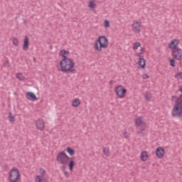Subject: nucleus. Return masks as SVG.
<instances>
[{
  "mask_svg": "<svg viewBox=\"0 0 182 182\" xmlns=\"http://www.w3.org/2000/svg\"><path fill=\"white\" fill-rule=\"evenodd\" d=\"M69 51L66 50H61L59 53V56L63 58L60 62V70L63 73H75L76 72L75 68V62L69 56Z\"/></svg>",
  "mask_w": 182,
  "mask_h": 182,
  "instance_id": "nucleus-1",
  "label": "nucleus"
},
{
  "mask_svg": "<svg viewBox=\"0 0 182 182\" xmlns=\"http://www.w3.org/2000/svg\"><path fill=\"white\" fill-rule=\"evenodd\" d=\"M171 102H176L173 107L171 115L173 117H182V95L178 97L176 95H173L171 99Z\"/></svg>",
  "mask_w": 182,
  "mask_h": 182,
  "instance_id": "nucleus-2",
  "label": "nucleus"
},
{
  "mask_svg": "<svg viewBox=\"0 0 182 182\" xmlns=\"http://www.w3.org/2000/svg\"><path fill=\"white\" fill-rule=\"evenodd\" d=\"M109 46V40L105 36H100L95 42L94 48L97 52H102V49H106Z\"/></svg>",
  "mask_w": 182,
  "mask_h": 182,
  "instance_id": "nucleus-3",
  "label": "nucleus"
},
{
  "mask_svg": "<svg viewBox=\"0 0 182 182\" xmlns=\"http://www.w3.org/2000/svg\"><path fill=\"white\" fill-rule=\"evenodd\" d=\"M135 126L136 127L137 134H143V132H145L147 127L144 119L141 117H139L135 119Z\"/></svg>",
  "mask_w": 182,
  "mask_h": 182,
  "instance_id": "nucleus-4",
  "label": "nucleus"
},
{
  "mask_svg": "<svg viewBox=\"0 0 182 182\" xmlns=\"http://www.w3.org/2000/svg\"><path fill=\"white\" fill-rule=\"evenodd\" d=\"M9 181L11 182H17L21 178L19 170L16 168H13L9 172Z\"/></svg>",
  "mask_w": 182,
  "mask_h": 182,
  "instance_id": "nucleus-5",
  "label": "nucleus"
},
{
  "mask_svg": "<svg viewBox=\"0 0 182 182\" xmlns=\"http://www.w3.org/2000/svg\"><path fill=\"white\" fill-rule=\"evenodd\" d=\"M69 156H68L64 151L59 152L56 157V160L60 164H66L69 161Z\"/></svg>",
  "mask_w": 182,
  "mask_h": 182,
  "instance_id": "nucleus-6",
  "label": "nucleus"
},
{
  "mask_svg": "<svg viewBox=\"0 0 182 182\" xmlns=\"http://www.w3.org/2000/svg\"><path fill=\"white\" fill-rule=\"evenodd\" d=\"M172 56L173 59L178 60L179 65L182 66V50L181 48H175L172 50Z\"/></svg>",
  "mask_w": 182,
  "mask_h": 182,
  "instance_id": "nucleus-7",
  "label": "nucleus"
},
{
  "mask_svg": "<svg viewBox=\"0 0 182 182\" xmlns=\"http://www.w3.org/2000/svg\"><path fill=\"white\" fill-rule=\"evenodd\" d=\"M115 92L119 99H123L126 96V93H127V90L122 85H119L115 87Z\"/></svg>",
  "mask_w": 182,
  "mask_h": 182,
  "instance_id": "nucleus-8",
  "label": "nucleus"
},
{
  "mask_svg": "<svg viewBox=\"0 0 182 182\" xmlns=\"http://www.w3.org/2000/svg\"><path fill=\"white\" fill-rule=\"evenodd\" d=\"M141 28V22L134 21L132 23V31L133 32H134V33H139Z\"/></svg>",
  "mask_w": 182,
  "mask_h": 182,
  "instance_id": "nucleus-9",
  "label": "nucleus"
},
{
  "mask_svg": "<svg viewBox=\"0 0 182 182\" xmlns=\"http://www.w3.org/2000/svg\"><path fill=\"white\" fill-rule=\"evenodd\" d=\"M36 129L42 132L45 129V121L42 119H38L36 122Z\"/></svg>",
  "mask_w": 182,
  "mask_h": 182,
  "instance_id": "nucleus-10",
  "label": "nucleus"
},
{
  "mask_svg": "<svg viewBox=\"0 0 182 182\" xmlns=\"http://www.w3.org/2000/svg\"><path fill=\"white\" fill-rule=\"evenodd\" d=\"M164 148L163 147H158L156 149V157H158V159H163L164 157Z\"/></svg>",
  "mask_w": 182,
  "mask_h": 182,
  "instance_id": "nucleus-11",
  "label": "nucleus"
},
{
  "mask_svg": "<svg viewBox=\"0 0 182 182\" xmlns=\"http://www.w3.org/2000/svg\"><path fill=\"white\" fill-rule=\"evenodd\" d=\"M179 43L178 40L175 39L169 43L168 48L172 49V50H174V49H178L177 47L178 46Z\"/></svg>",
  "mask_w": 182,
  "mask_h": 182,
  "instance_id": "nucleus-12",
  "label": "nucleus"
},
{
  "mask_svg": "<svg viewBox=\"0 0 182 182\" xmlns=\"http://www.w3.org/2000/svg\"><path fill=\"white\" fill-rule=\"evenodd\" d=\"M29 49V37L28 36H25L23 46V50H28Z\"/></svg>",
  "mask_w": 182,
  "mask_h": 182,
  "instance_id": "nucleus-13",
  "label": "nucleus"
},
{
  "mask_svg": "<svg viewBox=\"0 0 182 182\" xmlns=\"http://www.w3.org/2000/svg\"><path fill=\"white\" fill-rule=\"evenodd\" d=\"M27 99H28V100H32L33 102H35V100H38V97H36L35 93L32 92H27Z\"/></svg>",
  "mask_w": 182,
  "mask_h": 182,
  "instance_id": "nucleus-14",
  "label": "nucleus"
},
{
  "mask_svg": "<svg viewBox=\"0 0 182 182\" xmlns=\"http://www.w3.org/2000/svg\"><path fill=\"white\" fill-rule=\"evenodd\" d=\"M141 160H142V161H146L147 159H149V154H147V151H143L141 153Z\"/></svg>",
  "mask_w": 182,
  "mask_h": 182,
  "instance_id": "nucleus-15",
  "label": "nucleus"
},
{
  "mask_svg": "<svg viewBox=\"0 0 182 182\" xmlns=\"http://www.w3.org/2000/svg\"><path fill=\"white\" fill-rule=\"evenodd\" d=\"M138 65H139L141 66V69H144L146 68V60L143 58H139Z\"/></svg>",
  "mask_w": 182,
  "mask_h": 182,
  "instance_id": "nucleus-16",
  "label": "nucleus"
},
{
  "mask_svg": "<svg viewBox=\"0 0 182 182\" xmlns=\"http://www.w3.org/2000/svg\"><path fill=\"white\" fill-rule=\"evenodd\" d=\"M80 105V100L79 98H75L73 100L72 106L73 107H77Z\"/></svg>",
  "mask_w": 182,
  "mask_h": 182,
  "instance_id": "nucleus-17",
  "label": "nucleus"
},
{
  "mask_svg": "<svg viewBox=\"0 0 182 182\" xmlns=\"http://www.w3.org/2000/svg\"><path fill=\"white\" fill-rule=\"evenodd\" d=\"M9 119L10 123H15V117L12 115V112H9Z\"/></svg>",
  "mask_w": 182,
  "mask_h": 182,
  "instance_id": "nucleus-18",
  "label": "nucleus"
},
{
  "mask_svg": "<svg viewBox=\"0 0 182 182\" xmlns=\"http://www.w3.org/2000/svg\"><path fill=\"white\" fill-rule=\"evenodd\" d=\"M66 151L68 153V154H70V156H73L75 155V149L70 148V147H68L66 149Z\"/></svg>",
  "mask_w": 182,
  "mask_h": 182,
  "instance_id": "nucleus-19",
  "label": "nucleus"
},
{
  "mask_svg": "<svg viewBox=\"0 0 182 182\" xmlns=\"http://www.w3.org/2000/svg\"><path fill=\"white\" fill-rule=\"evenodd\" d=\"M68 167L70 171H73V167H75V161L73 160L70 161Z\"/></svg>",
  "mask_w": 182,
  "mask_h": 182,
  "instance_id": "nucleus-20",
  "label": "nucleus"
},
{
  "mask_svg": "<svg viewBox=\"0 0 182 182\" xmlns=\"http://www.w3.org/2000/svg\"><path fill=\"white\" fill-rule=\"evenodd\" d=\"M103 153L107 157H109V156H110V151L109 150V148L104 147Z\"/></svg>",
  "mask_w": 182,
  "mask_h": 182,
  "instance_id": "nucleus-21",
  "label": "nucleus"
},
{
  "mask_svg": "<svg viewBox=\"0 0 182 182\" xmlns=\"http://www.w3.org/2000/svg\"><path fill=\"white\" fill-rule=\"evenodd\" d=\"M36 182H48V180L46 178H41V176H37L36 178Z\"/></svg>",
  "mask_w": 182,
  "mask_h": 182,
  "instance_id": "nucleus-22",
  "label": "nucleus"
},
{
  "mask_svg": "<svg viewBox=\"0 0 182 182\" xmlns=\"http://www.w3.org/2000/svg\"><path fill=\"white\" fill-rule=\"evenodd\" d=\"M16 77L19 80H25V77L21 73H17Z\"/></svg>",
  "mask_w": 182,
  "mask_h": 182,
  "instance_id": "nucleus-23",
  "label": "nucleus"
},
{
  "mask_svg": "<svg viewBox=\"0 0 182 182\" xmlns=\"http://www.w3.org/2000/svg\"><path fill=\"white\" fill-rule=\"evenodd\" d=\"M13 45H14V46H18L19 41H18V38H13Z\"/></svg>",
  "mask_w": 182,
  "mask_h": 182,
  "instance_id": "nucleus-24",
  "label": "nucleus"
},
{
  "mask_svg": "<svg viewBox=\"0 0 182 182\" xmlns=\"http://www.w3.org/2000/svg\"><path fill=\"white\" fill-rule=\"evenodd\" d=\"M170 66L172 68H176V60L174 59L170 60Z\"/></svg>",
  "mask_w": 182,
  "mask_h": 182,
  "instance_id": "nucleus-25",
  "label": "nucleus"
},
{
  "mask_svg": "<svg viewBox=\"0 0 182 182\" xmlns=\"http://www.w3.org/2000/svg\"><path fill=\"white\" fill-rule=\"evenodd\" d=\"M105 28H110V22L108 20H105L104 23Z\"/></svg>",
  "mask_w": 182,
  "mask_h": 182,
  "instance_id": "nucleus-26",
  "label": "nucleus"
},
{
  "mask_svg": "<svg viewBox=\"0 0 182 182\" xmlns=\"http://www.w3.org/2000/svg\"><path fill=\"white\" fill-rule=\"evenodd\" d=\"M151 99V94H150V93H146V94L145 95V100L149 102Z\"/></svg>",
  "mask_w": 182,
  "mask_h": 182,
  "instance_id": "nucleus-27",
  "label": "nucleus"
},
{
  "mask_svg": "<svg viewBox=\"0 0 182 182\" xmlns=\"http://www.w3.org/2000/svg\"><path fill=\"white\" fill-rule=\"evenodd\" d=\"M176 79H182V73H178L175 75Z\"/></svg>",
  "mask_w": 182,
  "mask_h": 182,
  "instance_id": "nucleus-28",
  "label": "nucleus"
},
{
  "mask_svg": "<svg viewBox=\"0 0 182 182\" xmlns=\"http://www.w3.org/2000/svg\"><path fill=\"white\" fill-rule=\"evenodd\" d=\"M89 7L90 8H95L96 7V4H95V2L93 1H90V4H89Z\"/></svg>",
  "mask_w": 182,
  "mask_h": 182,
  "instance_id": "nucleus-29",
  "label": "nucleus"
},
{
  "mask_svg": "<svg viewBox=\"0 0 182 182\" xmlns=\"http://www.w3.org/2000/svg\"><path fill=\"white\" fill-rule=\"evenodd\" d=\"M141 46L140 43L136 42L134 44L133 49H137Z\"/></svg>",
  "mask_w": 182,
  "mask_h": 182,
  "instance_id": "nucleus-30",
  "label": "nucleus"
},
{
  "mask_svg": "<svg viewBox=\"0 0 182 182\" xmlns=\"http://www.w3.org/2000/svg\"><path fill=\"white\" fill-rule=\"evenodd\" d=\"M64 176L66 177V178H69V172L64 171Z\"/></svg>",
  "mask_w": 182,
  "mask_h": 182,
  "instance_id": "nucleus-31",
  "label": "nucleus"
},
{
  "mask_svg": "<svg viewBox=\"0 0 182 182\" xmlns=\"http://www.w3.org/2000/svg\"><path fill=\"white\" fill-rule=\"evenodd\" d=\"M143 52H144V48H141V49H140V53H139V54L138 55V57H139V58H140V55H143Z\"/></svg>",
  "mask_w": 182,
  "mask_h": 182,
  "instance_id": "nucleus-32",
  "label": "nucleus"
},
{
  "mask_svg": "<svg viewBox=\"0 0 182 182\" xmlns=\"http://www.w3.org/2000/svg\"><path fill=\"white\" fill-rule=\"evenodd\" d=\"M143 79H149V76L147 74H144L142 75Z\"/></svg>",
  "mask_w": 182,
  "mask_h": 182,
  "instance_id": "nucleus-33",
  "label": "nucleus"
},
{
  "mask_svg": "<svg viewBox=\"0 0 182 182\" xmlns=\"http://www.w3.org/2000/svg\"><path fill=\"white\" fill-rule=\"evenodd\" d=\"M124 136L125 139H128V137H129V134L127 133V132H124Z\"/></svg>",
  "mask_w": 182,
  "mask_h": 182,
  "instance_id": "nucleus-34",
  "label": "nucleus"
},
{
  "mask_svg": "<svg viewBox=\"0 0 182 182\" xmlns=\"http://www.w3.org/2000/svg\"><path fill=\"white\" fill-rule=\"evenodd\" d=\"M4 66H5V67L9 66V61H6V63H4Z\"/></svg>",
  "mask_w": 182,
  "mask_h": 182,
  "instance_id": "nucleus-35",
  "label": "nucleus"
},
{
  "mask_svg": "<svg viewBox=\"0 0 182 182\" xmlns=\"http://www.w3.org/2000/svg\"><path fill=\"white\" fill-rule=\"evenodd\" d=\"M40 173L41 174H45V170H43V168L40 169Z\"/></svg>",
  "mask_w": 182,
  "mask_h": 182,
  "instance_id": "nucleus-36",
  "label": "nucleus"
},
{
  "mask_svg": "<svg viewBox=\"0 0 182 182\" xmlns=\"http://www.w3.org/2000/svg\"><path fill=\"white\" fill-rule=\"evenodd\" d=\"M113 83H114V81H113V80H111L110 81H109V85H113Z\"/></svg>",
  "mask_w": 182,
  "mask_h": 182,
  "instance_id": "nucleus-37",
  "label": "nucleus"
},
{
  "mask_svg": "<svg viewBox=\"0 0 182 182\" xmlns=\"http://www.w3.org/2000/svg\"><path fill=\"white\" fill-rule=\"evenodd\" d=\"M179 90L181 92V93H182V87L181 86H180L179 87Z\"/></svg>",
  "mask_w": 182,
  "mask_h": 182,
  "instance_id": "nucleus-38",
  "label": "nucleus"
},
{
  "mask_svg": "<svg viewBox=\"0 0 182 182\" xmlns=\"http://www.w3.org/2000/svg\"><path fill=\"white\" fill-rule=\"evenodd\" d=\"M33 61L36 62V58H33Z\"/></svg>",
  "mask_w": 182,
  "mask_h": 182,
  "instance_id": "nucleus-39",
  "label": "nucleus"
}]
</instances>
